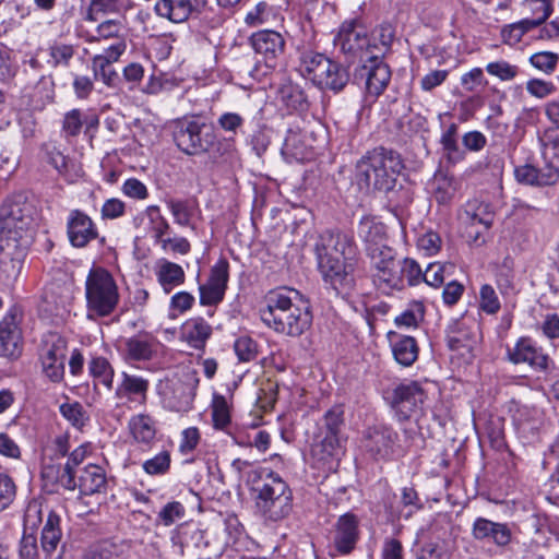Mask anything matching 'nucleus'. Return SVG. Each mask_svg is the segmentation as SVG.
<instances>
[{
	"label": "nucleus",
	"mask_w": 559,
	"mask_h": 559,
	"mask_svg": "<svg viewBox=\"0 0 559 559\" xmlns=\"http://www.w3.org/2000/svg\"><path fill=\"white\" fill-rule=\"evenodd\" d=\"M260 318L269 329L288 337L301 336L313 319L309 300L293 288L269 292Z\"/></svg>",
	"instance_id": "1"
},
{
	"label": "nucleus",
	"mask_w": 559,
	"mask_h": 559,
	"mask_svg": "<svg viewBox=\"0 0 559 559\" xmlns=\"http://www.w3.org/2000/svg\"><path fill=\"white\" fill-rule=\"evenodd\" d=\"M248 483L257 492L255 506L271 521L286 518L293 508V492L287 483L275 472L266 468L252 469Z\"/></svg>",
	"instance_id": "2"
},
{
	"label": "nucleus",
	"mask_w": 559,
	"mask_h": 559,
	"mask_svg": "<svg viewBox=\"0 0 559 559\" xmlns=\"http://www.w3.org/2000/svg\"><path fill=\"white\" fill-rule=\"evenodd\" d=\"M403 169L400 155L385 147L368 151L357 163V177L367 188L390 191L394 188L396 177Z\"/></svg>",
	"instance_id": "3"
},
{
	"label": "nucleus",
	"mask_w": 559,
	"mask_h": 559,
	"mask_svg": "<svg viewBox=\"0 0 559 559\" xmlns=\"http://www.w3.org/2000/svg\"><path fill=\"white\" fill-rule=\"evenodd\" d=\"M31 214L20 203H5L0 207V249L11 257L22 254L31 243Z\"/></svg>",
	"instance_id": "4"
},
{
	"label": "nucleus",
	"mask_w": 559,
	"mask_h": 559,
	"mask_svg": "<svg viewBox=\"0 0 559 559\" xmlns=\"http://www.w3.org/2000/svg\"><path fill=\"white\" fill-rule=\"evenodd\" d=\"M333 43L350 62L365 61L374 53L381 56V50H383L372 46L368 29L359 19L344 21Z\"/></svg>",
	"instance_id": "5"
},
{
	"label": "nucleus",
	"mask_w": 559,
	"mask_h": 559,
	"mask_svg": "<svg viewBox=\"0 0 559 559\" xmlns=\"http://www.w3.org/2000/svg\"><path fill=\"white\" fill-rule=\"evenodd\" d=\"M85 295L88 310L100 317L110 314L119 300L114 277L102 267L90 271L85 283Z\"/></svg>",
	"instance_id": "6"
},
{
	"label": "nucleus",
	"mask_w": 559,
	"mask_h": 559,
	"mask_svg": "<svg viewBox=\"0 0 559 559\" xmlns=\"http://www.w3.org/2000/svg\"><path fill=\"white\" fill-rule=\"evenodd\" d=\"M171 130L177 147L188 155L207 152L215 141V135L210 128L194 118L175 120Z\"/></svg>",
	"instance_id": "7"
},
{
	"label": "nucleus",
	"mask_w": 559,
	"mask_h": 559,
	"mask_svg": "<svg viewBox=\"0 0 559 559\" xmlns=\"http://www.w3.org/2000/svg\"><path fill=\"white\" fill-rule=\"evenodd\" d=\"M358 236L364 242L371 267L374 273L378 272L394 253L393 248L388 245L385 226L371 217H362L358 226Z\"/></svg>",
	"instance_id": "8"
},
{
	"label": "nucleus",
	"mask_w": 559,
	"mask_h": 559,
	"mask_svg": "<svg viewBox=\"0 0 559 559\" xmlns=\"http://www.w3.org/2000/svg\"><path fill=\"white\" fill-rule=\"evenodd\" d=\"M373 276L384 283L390 288L403 289L405 285L415 286L424 281V272L418 263L405 258L403 260L395 259V252L389 262L373 274Z\"/></svg>",
	"instance_id": "9"
},
{
	"label": "nucleus",
	"mask_w": 559,
	"mask_h": 559,
	"mask_svg": "<svg viewBox=\"0 0 559 559\" xmlns=\"http://www.w3.org/2000/svg\"><path fill=\"white\" fill-rule=\"evenodd\" d=\"M67 341L58 333H48L43 340L40 360L43 372L52 382H60L64 376Z\"/></svg>",
	"instance_id": "10"
},
{
	"label": "nucleus",
	"mask_w": 559,
	"mask_h": 559,
	"mask_svg": "<svg viewBox=\"0 0 559 559\" xmlns=\"http://www.w3.org/2000/svg\"><path fill=\"white\" fill-rule=\"evenodd\" d=\"M426 392L416 381L401 383L393 391L392 407L400 419L417 418L423 413Z\"/></svg>",
	"instance_id": "11"
},
{
	"label": "nucleus",
	"mask_w": 559,
	"mask_h": 559,
	"mask_svg": "<svg viewBox=\"0 0 559 559\" xmlns=\"http://www.w3.org/2000/svg\"><path fill=\"white\" fill-rule=\"evenodd\" d=\"M199 380L192 376L185 379H171L162 389L164 405L174 412L186 413L191 409Z\"/></svg>",
	"instance_id": "12"
},
{
	"label": "nucleus",
	"mask_w": 559,
	"mask_h": 559,
	"mask_svg": "<svg viewBox=\"0 0 559 559\" xmlns=\"http://www.w3.org/2000/svg\"><path fill=\"white\" fill-rule=\"evenodd\" d=\"M319 271L325 283H329L337 295L347 296L354 288L353 265L348 259H317Z\"/></svg>",
	"instance_id": "13"
},
{
	"label": "nucleus",
	"mask_w": 559,
	"mask_h": 559,
	"mask_svg": "<svg viewBox=\"0 0 559 559\" xmlns=\"http://www.w3.org/2000/svg\"><path fill=\"white\" fill-rule=\"evenodd\" d=\"M357 69L356 78L365 81L366 91L370 96L378 97L386 88L391 71L378 53L372 55Z\"/></svg>",
	"instance_id": "14"
},
{
	"label": "nucleus",
	"mask_w": 559,
	"mask_h": 559,
	"mask_svg": "<svg viewBox=\"0 0 559 559\" xmlns=\"http://www.w3.org/2000/svg\"><path fill=\"white\" fill-rule=\"evenodd\" d=\"M228 267L225 259L218 260L212 266L209 280L199 286L201 305L213 306L223 300L229 277Z\"/></svg>",
	"instance_id": "15"
},
{
	"label": "nucleus",
	"mask_w": 559,
	"mask_h": 559,
	"mask_svg": "<svg viewBox=\"0 0 559 559\" xmlns=\"http://www.w3.org/2000/svg\"><path fill=\"white\" fill-rule=\"evenodd\" d=\"M364 447L376 459H389L397 448V433L384 425L370 427L365 432Z\"/></svg>",
	"instance_id": "16"
},
{
	"label": "nucleus",
	"mask_w": 559,
	"mask_h": 559,
	"mask_svg": "<svg viewBox=\"0 0 559 559\" xmlns=\"http://www.w3.org/2000/svg\"><path fill=\"white\" fill-rule=\"evenodd\" d=\"M354 251L353 239L340 231L325 230L316 243L317 259H350Z\"/></svg>",
	"instance_id": "17"
},
{
	"label": "nucleus",
	"mask_w": 559,
	"mask_h": 559,
	"mask_svg": "<svg viewBox=\"0 0 559 559\" xmlns=\"http://www.w3.org/2000/svg\"><path fill=\"white\" fill-rule=\"evenodd\" d=\"M206 5L207 0H158L155 12L174 23H182L190 16H199Z\"/></svg>",
	"instance_id": "18"
},
{
	"label": "nucleus",
	"mask_w": 559,
	"mask_h": 559,
	"mask_svg": "<svg viewBox=\"0 0 559 559\" xmlns=\"http://www.w3.org/2000/svg\"><path fill=\"white\" fill-rule=\"evenodd\" d=\"M127 44L122 41L112 44L106 48L102 53L95 55L92 58V68L94 78L102 80L104 84L109 87H115L119 80L118 73L110 68L111 63L117 62L124 53Z\"/></svg>",
	"instance_id": "19"
},
{
	"label": "nucleus",
	"mask_w": 559,
	"mask_h": 559,
	"mask_svg": "<svg viewBox=\"0 0 559 559\" xmlns=\"http://www.w3.org/2000/svg\"><path fill=\"white\" fill-rule=\"evenodd\" d=\"M251 45L258 55H261L267 68L276 66V60L284 53L285 39L275 31L263 29L252 34Z\"/></svg>",
	"instance_id": "20"
},
{
	"label": "nucleus",
	"mask_w": 559,
	"mask_h": 559,
	"mask_svg": "<svg viewBox=\"0 0 559 559\" xmlns=\"http://www.w3.org/2000/svg\"><path fill=\"white\" fill-rule=\"evenodd\" d=\"M67 234L70 243L75 248H84L98 236L92 218L81 210H72L67 221Z\"/></svg>",
	"instance_id": "21"
},
{
	"label": "nucleus",
	"mask_w": 559,
	"mask_h": 559,
	"mask_svg": "<svg viewBox=\"0 0 559 559\" xmlns=\"http://www.w3.org/2000/svg\"><path fill=\"white\" fill-rule=\"evenodd\" d=\"M23 350L22 331L13 313H8L0 321V356L16 359Z\"/></svg>",
	"instance_id": "22"
},
{
	"label": "nucleus",
	"mask_w": 559,
	"mask_h": 559,
	"mask_svg": "<svg viewBox=\"0 0 559 559\" xmlns=\"http://www.w3.org/2000/svg\"><path fill=\"white\" fill-rule=\"evenodd\" d=\"M508 356L513 364H527L536 370H546L548 367V356L530 338L519 340L514 347L508 350Z\"/></svg>",
	"instance_id": "23"
},
{
	"label": "nucleus",
	"mask_w": 559,
	"mask_h": 559,
	"mask_svg": "<svg viewBox=\"0 0 559 559\" xmlns=\"http://www.w3.org/2000/svg\"><path fill=\"white\" fill-rule=\"evenodd\" d=\"M159 342L147 333H139L124 341V358L128 361H146L157 355Z\"/></svg>",
	"instance_id": "24"
},
{
	"label": "nucleus",
	"mask_w": 559,
	"mask_h": 559,
	"mask_svg": "<svg viewBox=\"0 0 559 559\" xmlns=\"http://www.w3.org/2000/svg\"><path fill=\"white\" fill-rule=\"evenodd\" d=\"M473 536L479 540H490L498 546H506L511 540V530L507 524L477 518L473 524Z\"/></svg>",
	"instance_id": "25"
},
{
	"label": "nucleus",
	"mask_w": 559,
	"mask_h": 559,
	"mask_svg": "<svg viewBox=\"0 0 559 559\" xmlns=\"http://www.w3.org/2000/svg\"><path fill=\"white\" fill-rule=\"evenodd\" d=\"M106 485L104 469L95 464H88L80 469L75 478V489L82 495L91 496L100 492Z\"/></svg>",
	"instance_id": "26"
},
{
	"label": "nucleus",
	"mask_w": 559,
	"mask_h": 559,
	"mask_svg": "<svg viewBox=\"0 0 559 559\" xmlns=\"http://www.w3.org/2000/svg\"><path fill=\"white\" fill-rule=\"evenodd\" d=\"M358 520L354 514L342 515L336 525L335 546L342 554H348L354 548L358 537Z\"/></svg>",
	"instance_id": "27"
},
{
	"label": "nucleus",
	"mask_w": 559,
	"mask_h": 559,
	"mask_svg": "<svg viewBox=\"0 0 559 559\" xmlns=\"http://www.w3.org/2000/svg\"><path fill=\"white\" fill-rule=\"evenodd\" d=\"M212 334V326L201 317L187 320L181 326V338L191 347L201 349Z\"/></svg>",
	"instance_id": "28"
},
{
	"label": "nucleus",
	"mask_w": 559,
	"mask_h": 559,
	"mask_svg": "<svg viewBox=\"0 0 559 559\" xmlns=\"http://www.w3.org/2000/svg\"><path fill=\"white\" fill-rule=\"evenodd\" d=\"M326 67H332V60L322 53L308 50L300 56V72L314 85L325 76L323 74Z\"/></svg>",
	"instance_id": "29"
},
{
	"label": "nucleus",
	"mask_w": 559,
	"mask_h": 559,
	"mask_svg": "<svg viewBox=\"0 0 559 559\" xmlns=\"http://www.w3.org/2000/svg\"><path fill=\"white\" fill-rule=\"evenodd\" d=\"M87 449L85 445H80L74 449L69 455L62 471L57 476V483L67 490H75V478L80 472V465L86 459Z\"/></svg>",
	"instance_id": "30"
},
{
	"label": "nucleus",
	"mask_w": 559,
	"mask_h": 559,
	"mask_svg": "<svg viewBox=\"0 0 559 559\" xmlns=\"http://www.w3.org/2000/svg\"><path fill=\"white\" fill-rule=\"evenodd\" d=\"M61 538V519L53 510H50L40 536V546L47 557L57 550Z\"/></svg>",
	"instance_id": "31"
},
{
	"label": "nucleus",
	"mask_w": 559,
	"mask_h": 559,
	"mask_svg": "<svg viewBox=\"0 0 559 559\" xmlns=\"http://www.w3.org/2000/svg\"><path fill=\"white\" fill-rule=\"evenodd\" d=\"M459 219L465 228H475L480 226L481 229H489L492 225V214L487 211V205L477 201L467 203L464 211L460 214Z\"/></svg>",
	"instance_id": "32"
},
{
	"label": "nucleus",
	"mask_w": 559,
	"mask_h": 559,
	"mask_svg": "<svg viewBox=\"0 0 559 559\" xmlns=\"http://www.w3.org/2000/svg\"><path fill=\"white\" fill-rule=\"evenodd\" d=\"M157 281L165 293H170L175 287L185 283L186 274L183 269L168 260H160L156 271Z\"/></svg>",
	"instance_id": "33"
},
{
	"label": "nucleus",
	"mask_w": 559,
	"mask_h": 559,
	"mask_svg": "<svg viewBox=\"0 0 559 559\" xmlns=\"http://www.w3.org/2000/svg\"><path fill=\"white\" fill-rule=\"evenodd\" d=\"M433 198L439 204H448L457 190V182L444 171H437L429 185Z\"/></svg>",
	"instance_id": "34"
},
{
	"label": "nucleus",
	"mask_w": 559,
	"mask_h": 559,
	"mask_svg": "<svg viewBox=\"0 0 559 559\" xmlns=\"http://www.w3.org/2000/svg\"><path fill=\"white\" fill-rule=\"evenodd\" d=\"M392 353L395 360L404 366H412L418 357V346L414 337L396 335L391 340Z\"/></svg>",
	"instance_id": "35"
},
{
	"label": "nucleus",
	"mask_w": 559,
	"mask_h": 559,
	"mask_svg": "<svg viewBox=\"0 0 559 559\" xmlns=\"http://www.w3.org/2000/svg\"><path fill=\"white\" fill-rule=\"evenodd\" d=\"M167 207L174 216V221L177 225L183 227L194 226L191 223L197 210V203L191 199H168L166 201Z\"/></svg>",
	"instance_id": "36"
},
{
	"label": "nucleus",
	"mask_w": 559,
	"mask_h": 559,
	"mask_svg": "<svg viewBox=\"0 0 559 559\" xmlns=\"http://www.w3.org/2000/svg\"><path fill=\"white\" fill-rule=\"evenodd\" d=\"M130 431L138 442L150 444L156 435L155 421L148 415L133 416L129 423Z\"/></svg>",
	"instance_id": "37"
},
{
	"label": "nucleus",
	"mask_w": 559,
	"mask_h": 559,
	"mask_svg": "<svg viewBox=\"0 0 559 559\" xmlns=\"http://www.w3.org/2000/svg\"><path fill=\"white\" fill-rule=\"evenodd\" d=\"M323 75L325 76L318 81L317 86L321 88H329L334 92L342 91L349 80L347 69L333 60L332 67H326Z\"/></svg>",
	"instance_id": "38"
},
{
	"label": "nucleus",
	"mask_w": 559,
	"mask_h": 559,
	"mask_svg": "<svg viewBox=\"0 0 559 559\" xmlns=\"http://www.w3.org/2000/svg\"><path fill=\"white\" fill-rule=\"evenodd\" d=\"M124 32V25L121 20L117 19H110L102 22L96 27V35L88 38V41H100V40H108V39H115L114 44H118L122 41L126 43V38L123 35Z\"/></svg>",
	"instance_id": "39"
},
{
	"label": "nucleus",
	"mask_w": 559,
	"mask_h": 559,
	"mask_svg": "<svg viewBox=\"0 0 559 559\" xmlns=\"http://www.w3.org/2000/svg\"><path fill=\"white\" fill-rule=\"evenodd\" d=\"M88 371L97 383L103 384L108 390L112 388L114 369L106 358L93 357L88 362Z\"/></svg>",
	"instance_id": "40"
},
{
	"label": "nucleus",
	"mask_w": 559,
	"mask_h": 559,
	"mask_svg": "<svg viewBox=\"0 0 559 559\" xmlns=\"http://www.w3.org/2000/svg\"><path fill=\"white\" fill-rule=\"evenodd\" d=\"M543 156L550 164L559 165V126H554L545 130L539 138Z\"/></svg>",
	"instance_id": "41"
},
{
	"label": "nucleus",
	"mask_w": 559,
	"mask_h": 559,
	"mask_svg": "<svg viewBox=\"0 0 559 559\" xmlns=\"http://www.w3.org/2000/svg\"><path fill=\"white\" fill-rule=\"evenodd\" d=\"M75 52L74 46L63 43H55L48 48L47 63L52 68L68 67Z\"/></svg>",
	"instance_id": "42"
},
{
	"label": "nucleus",
	"mask_w": 559,
	"mask_h": 559,
	"mask_svg": "<svg viewBox=\"0 0 559 559\" xmlns=\"http://www.w3.org/2000/svg\"><path fill=\"white\" fill-rule=\"evenodd\" d=\"M425 306L421 301H413L395 318L397 326L416 328L424 320Z\"/></svg>",
	"instance_id": "43"
},
{
	"label": "nucleus",
	"mask_w": 559,
	"mask_h": 559,
	"mask_svg": "<svg viewBox=\"0 0 559 559\" xmlns=\"http://www.w3.org/2000/svg\"><path fill=\"white\" fill-rule=\"evenodd\" d=\"M340 448V437L325 435L319 443L313 445L312 454L319 461L328 462L331 459L337 457Z\"/></svg>",
	"instance_id": "44"
},
{
	"label": "nucleus",
	"mask_w": 559,
	"mask_h": 559,
	"mask_svg": "<svg viewBox=\"0 0 559 559\" xmlns=\"http://www.w3.org/2000/svg\"><path fill=\"white\" fill-rule=\"evenodd\" d=\"M145 213L150 219L151 230L155 242H159L168 234L170 225L167 219L160 214L159 206L150 205L146 207Z\"/></svg>",
	"instance_id": "45"
},
{
	"label": "nucleus",
	"mask_w": 559,
	"mask_h": 559,
	"mask_svg": "<svg viewBox=\"0 0 559 559\" xmlns=\"http://www.w3.org/2000/svg\"><path fill=\"white\" fill-rule=\"evenodd\" d=\"M455 266L452 263H430L424 272V282L429 286L439 287L445 280V274L451 275Z\"/></svg>",
	"instance_id": "46"
},
{
	"label": "nucleus",
	"mask_w": 559,
	"mask_h": 559,
	"mask_svg": "<svg viewBox=\"0 0 559 559\" xmlns=\"http://www.w3.org/2000/svg\"><path fill=\"white\" fill-rule=\"evenodd\" d=\"M212 419L216 429H225L230 423L229 406L222 395H214L213 397Z\"/></svg>",
	"instance_id": "47"
},
{
	"label": "nucleus",
	"mask_w": 559,
	"mask_h": 559,
	"mask_svg": "<svg viewBox=\"0 0 559 559\" xmlns=\"http://www.w3.org/2000/svg\"><path fill=\"white\" fill-rule=\"evenodd\" d=\"M488 74L498 78L501 81H512L520 72L518 66L512 64L506 60H497L489 62L486 66Z\"/></svg>",
	"instance_id": "48"
},
{
	"label": "nucleus",
	"mask_w": 559,
	"mask_h": 559,
	"mask_svg": "<svg viewBox=\"0 0 559 559\" xmlns=\"http://www.w3.org/2000/svg\"><path fill=\"white\" fill-rule=\"evenodd\" d=\"M479 308L487 314H496L501 308L499 297L489 284H484L479 290Z\"/></svg>",
	"instance_id": "49"
},
{
	"label": "nucleus",
	"mask_w": 559,
	"mask_h": 559,
	"mask_svg": "<svg viewBox=\"0 0 559 559\" xmlns=\"http://www.w3.org/2000/svg\"><path fill=\"white\" fill-rule=\"evenodd\" d=\"M170 454L168 451H162L154 457L143 462L142 466L146 474L152 476L165 475L170 468Z\"/></svg>",
	"instance_id": "50"
},
{
	"label": "nucleus",
	"mask_w": 559,
	"mask_h": 559,
	"mask_svg": "<svg viewBox=\"0 0 559 559\" xmlns=\"http://www.w3.org/2000/svg\"><path fill=\"white\" fill-rule=\"evenodd\" d=\"M282 153L296 160H302L307 157L306 147L301 144V139L298 133L289 132L287 134L282 147Z\"/></svg>",
	"instance_id": "51"
},
{
	"label": "nucleus",
	"mask_w": 559,
	"mask_h": 559,
	"mask_svg": "<svg viewBox=\"0 0 559 559\" xmlns=\"http://www.w3.org/2000/svg\"><path fill=\"white\" fill-rule=\"evenodd\" d=\"M117 11V0H91L85 20L96 22L99 15L110 14Z\"/></svg>",
	"instance_id": "52"
},
{
	"label": "nucleus",
	"mask_w": 559,
	"mask_h": 559,
	"mask_svg": "<svg viewBox=\"0 0 559 559\" xmlns=\"http://www.w3.org/2000/svg\"><path fill=\"white\" fill-rule=\"evenodd\" d=\"M496 281L501 294L507 295L513 290V265L510 258H506L498 267Z\"/></svg>",
	"instance_id": "53"
},
{
	"label": "nucleus",
	"mask_w": 559,
	"mask_h": 559,
	"mask_svg": "<svg viewBox=\"0 0 559 559\" xmlns=\"http://www.w3.org/2000/svg\"><path fill=\"white\" fill-rule=\"evenodd\" d=\"M16 497V485L12 477L0 473V512L8 509Z\"/></svg>",
	"instance_id": "54"
},
{
	"label": "nucleus",
	"mask_w": 559,
	"mask_h": 559,
	"mask_svg": "<svg viewBox=\"0 0 559 559\" xmlns=\"http://www.w3.org/2000/svg\"><path fill=\"white\" fill-rule=\"evenodd\" d=\"M41 151L45 154V159L59 173L67 169V159L60 151L56 142L49 141L43 144Z\"/></svg>",
	"instance_id": "55"
},
{
	"label": "nucleus",
	"mask_w": 559,
	"mask_h": 559,
	"mask_svg": "<svg viewBox=\"0 0 559 559\" xmlns=\"http://www.w3.org/2000/svg\"><path fill=\"white\" fill-rule=\"evenodd\" d=\"M83 118L80 109H72L64 115L62 121V133L64 138L78 136L83 127Z\"/></svg>",
	"instance_id": "56"
},
{
	"label": "nucleus",
	"mask_w": 559,
	"mask_h": 559,
	"mask_svg": "<svg viewBox=\"0 0 559 559\" xmlns=\"http://www.w3.org/2000/svg\"><path fill=\"white\" fill-rule=\"evenodd\" d=\"M60 413L67 420L78 428L83 427L87 420L83 406L78 402L62 404L60 406Z\"/></svg>",
	"instance_id": "57"
},
{
	"label": "nucleus",
	"mask_w": 559,
	"mask_h": 559,
	"mask_svg": "<svg viewBox=\"0 0 559 559\" xmlns=\"http://www.w3.org/2000/svg\"><path fill=\"white\" fill-rule=\"evenodd\" d=\"M282 99L294 109H305L307 107V97L305 93L296 85H285L281 88Z\"/></svg>",
	"instance_id": "58"
},
{
	"label": "nucleus",
	"mask_w": 559,
	"mask_h": 559,
	"mask_svg": "<svg viewBox=\"0 0 559 559\" xmlns=\"http://www.w3.org/2000/svg\"><path fill=\"white\" fill-rule=\"evenodd\" d=\"M282 99L294 109H305L307 107V97L305 93L296 85H285L281 88Z\"/></svg>",
	"instance_id": "59"
},
{
	"label": "nucleus",
	"mask_w": 559,
	"mask_h": 559,
	"mask_svg": "<svg viewBox=\"0 0 559 559\" xmlns=\"http://www.w3.org/2000/svg\"><path fill=\"white\" fill-rule=\"evenodd\" d=\"M185 514V507L179 501H171L163 507L158 513V519L165 526H170L176 521L183 519Z\"/></svg>",
	"instance_id": "60"
},
{
	"label": "nucleus",
	"mask_w": 559,
	"mask_h": 559,
	"mask_svg": "<svg viewBox=\"0 0 559 559\" xmlns=\"http://www.w3.org/2000/svg\"><path fill=\"white\" fill-rule=\"evenodd\" d=\"M344 424V411L342 406H333L324 415L325 435L338 437L341 428Z\"/></svg>",
	"instance_id": "61"
},
{
	"label": "nucleus",
	"mask_w": 559,
	"mask_h": 559,
	"mask_svg": "<svg viewBox=\"0 0 559 559\" xmlns=\"http://www.w3.org/2000/svg\"><path fill=\"white\" fill-rule=\"evenodd\" d=\"M43 521V508L41 503L33 500L31 501L24 513V531L33 532L37 530L38 525Z\"/></svg>",
	"instance_id": "62"
},
{
	"label": "nucleus",
	"mask_w": 559,
	"mask_h": 559,
	"mask_svg": "<svg viewBox=\"0 0 559 559\" xmlns=\"http://www.w3.org/2000/svg\"><path fill=\"white\" fill-rule=\"evenodd\" d=\"M235 353L240 361H251L257 357V343L248 337H239L234 345Z\"/></svg>",
	"instance_id": "63"
},
{
	"label": "nucleus",
	"mask_w": 559,
	"mask_h": 559,
	"mask_svg": "<svg viewBox=\"0 0 559 559\" xmlns=\"http://www.w3.org/2000/svg\"><path fill=\"white\" fill-rule=\"evenodd\" d=\"M19 555L21 559H38L39 551L35 533L24 531Z\"/></svg>",
	"instance_id": "64"
}]
</instances>
